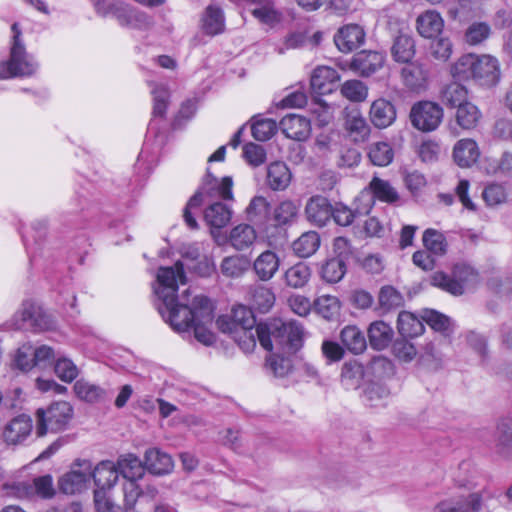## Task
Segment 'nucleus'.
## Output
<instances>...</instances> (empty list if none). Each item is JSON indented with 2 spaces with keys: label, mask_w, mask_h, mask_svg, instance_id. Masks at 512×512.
<instances>
[{
  "label": "nucleus",
  "mask_w": 512,
  "mask_h": 512,
  "mask_svg": "<svg viewBox=\"0 0 512 512\" xmlns=\"http://www.w3.org/2000/svg\"><path fill=\"white\" fill-rule=\"evenodd\" d=\"M280 258L274 251L259 254L253 263V270L261 281H269L279 270Z\"/></svg>",
  "instance_id": "26"
},
{
  "label": "nucleus",
  "mask_w": 512,
  "mask_h": 512,
  "mask_svg": "<svg viewBox=\"0 0 512 512\" xmlns=\"http://www.w3.org/2000/svg\"><path fill=\"white\" fill-rule=\"evenodd\" d=\"M54 371L62 381L70 383L78 376V368L72 360L59 357L54 364Z\"/></svg>",
  "instance_id": "64"
},
{
  "label": "nucleus",
  "mask_w": 512,
  "mask_h": 512,
  "mask_svg": "<svg viewBox=\"0 0 512 512\" xmlns=\"http://www.w3.org/2000/svg\"><path fill=\"white\" fill-rule=\"evenodd\" d=\"M444 20L436 10H426L416 18V30L423 38L432 39L441 34Z\"/></svg>",
  "instance_id": "23"
},
{
  "label": "nucleus",
  "mask_w": 512,
  "mask_h": 512,
  "mask_svg": "<svg viewBox=\"0 0 512 512\" xmlns=\"http://www.w3.org/2000/svg\"><path fill=\"white\" fill-rule=\"evenodd\" d=\"M145 468L153 475L163 476L170 474L174 469V461L172 457L158 449L150 448L144 454Z\"/></svg>",
  "instance_id": "21"
},
{
  "label": "nucleus",
  "mask_w": 512,
  "mask_h": 512,
  "mask_svg": "<svg viewBox=\"0 0 512 512\" xmlns=\"http://www.w3.org/2000/svg\"><path fill=\"white\" fill-rule=\"evenodd\" d=\"M291 180L292 173L284 162L275 161L268 166L266 182L272 190H285L291 183Z\"/></svg>",
  "instance_id": "28"
},
{
  "label": "nucleus",
  "mask_w": 512,
  "mask_h": 512,
  "mask_svg": "<svg viewBox=\"0 0 512 512\" xmlns=\"http://www.w3.org/2000/svg\"><path fill=\"white\" fill-rule=\"evenodd\" d=\"M249 268V261L239 255L225 257L220 265L221 272L229 278L241 277Z\"/></svg>",
  "instance_id": "49"
},
{
  "label": "nucleus",
  "mask_w": 512,
  "mask_h": 512,
  "mask_svg": "<svg viewBox=\"0 0 512 512\" xmlns=\"http://www.w3.org/2000/svg\"><path fill=\"white\" fill-rule=\"evenodd\" d=\"M270 210V204L267 199L263 196H255L251 199L245 212L247 218L254 222L264 219L268 216Z\"/></svg>",
  "instance_id": "60"
},
{
  "label": "nucleus",
  "mask_w": 512,
  "mask_h": 512,
  "mask_svg": "<svg viewBox=\"0 0 512 512\" xmlns=\"http://www.w3.org/2000/svg\"><path fill=\"white\" fill-rule=\"evenodd\" d=\"M347 271L345 260L341 257L327 259L320 269L321 278L327 283H338Z\"/></svg>",
  "instance_id": "43"
},
{
  "label": "nucleus",
  "mask_w": 512,
  "mask_h": 512,
  "mask_svg": "<svg viewBox=\"0 0 512 512\" xmlns=\"http://www.w3.org/2000/svg\"><path fill=\"white\" fill-rule=\"evenodd\" d=\"M442 107L431 101L415 103L410 111L412 125L419 131L432 132L436 130L443 120Z\"/></svg>",
  "instance_id": "7"
},
{
  "label": "nucleus",
  "mask_w": 512,
  "mask_h": 512,
  "mask_svg": "<svg viewBox=\"0 0 512 512\" xmlns=\"http://www.w3.org/2000/svg\"><path fill=\"white\" fill-rule=\"evenodd\" d=\"M480 156L477 143L472 139L459 140L453 149V157L460 167H470L475 164Z\"/></svg>",
  "instance_id": "29"
},
{
  "label": "nucleus",
  "mask_w": 512,
  "mask_h": 512,
  "mask_svg": "<svg viewBox=\"0 0 512 512\" xmlns=\"http://www.w3.org/2000/svg\"><path fill=\"white\" fill-rule=\"evenodd\" d=\"M496 452L504 458H512V419H503L498 424Z\"/></svg>",
  "instance_id": "40"
},
{
  "label": "nucleus",
  "mask_w": 512,
  "mask_h": 512,
  "mask_svg": "<svg viewBox=\"0 0 512 512\" xmlns=\"http://www.w3.org/2000/svg\"><path fill=\"white\" fill-rule=\"evenodd\" d=\"M379 304L382 309L389 311L403 306L402 294L392 286H384L379 292Z\"/></svg>",
  "instance_id": "58"
},
{
  "label": "nucleus",
  "mask_w": 512,
  "mask_h": 512,
  "mask_svg": "<svg viewBox=\"0 0 512 512\" xmlns=\"http://www.w3.org/2000/svg\"><path fill=\"white\" fill-rule=\"evenodd\" d=\"M232 188L233 180L231 177L225 176L218 180L209 172V170L207 171L202 184L203 192L211 199L219 198L226 201H232L234 199Z\"/></svg>",
  "instance_id": "19"
},
{
  "label": "nucleus",
  "mask_w": 512,
  "mask_h": 512,
  "mask_svg": "<svg viewBox=\"0 0 512 512\" xmlns=\"http://www.w3.org/2000/svg\"><path fill=\"white\" fill-rule=\"evenodd\" d=\"M483 493H472L467 497L442 501L436 506L435 512H479Z\"/></svg>",
  "instance_id": "20"
},
{
  "label": "nucleus",
  "mask_w": 512,
  "mask_h": 512,
  "mask_svg": "<svg viewBox=\"0 0 512 512\" xmlns=\"http://www.w3.org/2000/svg\"><path fill=\"white\" fill-rule=\"evenodd\" d=\"M190 290L184 291L180 297L172 299V312L175 314L178 322H183L184 327H176L170 317H169V307L168 305L161 304L158 307L160 314L163 319L171 326V328L178 332L184 333L187 332L192 327V322L199 314V307L196 303L199 298H206L203 295H196L192 299H190Z\"/></svg>",
  "instance_id": "5"
},
{
  "label": "nucleus",
  "mask_w": 512,
  "mask_h": 512,
  "mask_svg": "<svg viewBox=\"0 0 512 512\" xmlns=\"http://www.w3.org/2000/svg\"><path fill=\"white\" fill-rule=\"evenodd\" d=\"M389 396V389L380 383H371L364 390V401L370 407L385 406Z\"/></svg>",
  "instance_id": "53"
},
{
  "label": "nucleus",
  "mask_w": 512,
  "mask_h": 512,
  "mask_svg": "<svg viewBox=\"0 0 512 512\" xmlns=\"http://www.w3.org/2000/svg\"><path fill=\"white\" fill-rule=\"evenodd\" d=\"M231 208L222 202L216 201L211 203L204 211V219L212 228H223L231 220Z\"/></svg>",
  "instance_id": "34"
},
{
  "label": "nucleus",
  "mask_w": 512,
  "mask_h": 512,
  "mask_svg": "<svg viewBox=\"0 0 512 512\" xmlns=\"http://www.w3.org/2000/svg\"><path fill=\"white\" fill-rule=\"evenodd\" d=\"M119 475H122L126 481H138L145 474V463L134 454L121 455L117 462Z\"/></svg>",
  "instance_id": "27"
},
{
  "label": "nucleus",
  "mask_w": 512,
  "mask_h": 512,
  "mask_svg": "<svg viewBox=\"0 0 512 512\" xmlns=\"http://www.w3.org/2000/svg\"><path fill=\"white\" fill-rule=\"evenodd\" d=\"M368 189L369 191H362L358 198L359 201H365L363 208H357L358 214L368 213L374 205V198L386 203H394L399 199L396 189L388 181L379 177H373Z\"/></svg>",
  "instance_id": "8"
},
{
  "label": "nucleus",
  "mask_w": 512,
  "mask_h": 512,
  "mask_svg": "<svg viewBox=\"0 0 512 512\" xmlns=\"http://www.w3.org/2000/svg\"><path fill=\"white\" fill-rule=\"evenodd\" d=\"M94 8L100 16H113L120 25L142 29L150 24L149 18L117 0H92Z\"/></svg>",
  "instance_id": "6"
},
{
  "label": "nucleus",
  "mask_w": 512,
  "mask_h": 512,
  "mask_svg": "<svg viewBox=\"0 0 512 512\" xmlns=\"http://www.w3.org/2000/svg\"><path fill=\"white\" fill-rule=\"evenodd\" d=\"M448 343L443 339L431 341L423 347L422 359L433 368L440 367L446 357Z\"/></svg>",
  "instance_id": "42"
},
{
  "label": "nucleus",
  "mask_w": 512,
  "mask_h": 512,
  "mask_svg": "<svg viewBox=\"0 0 512 512\" xmlns=\"http://www.w3.org/2000/svg\"><path fill=\"white\" fill-rule=\"evenodd\" d=\"M481 112L476 105L466 102L457 108L456 121L463 129H472L481 119Z\"/></svg>",
  "instance_id": "48"
},
{
  "label": "nucleus",
  "mask_w": 512,
  "mask_h": 512,
  "mask_svg": "<svg viewBox=\"0 0 512 512\" xmlns=\"http://www.w3.org/2000/svg\"><path fill=\"white\" fill-rule=\"evenodd\" d=\"M202 29L208 35H216L224 29V16L222 10L214 5H209L202 17Z\"/></svg>",
  "instance_id": "44"
},
{
  "label": "nucleus",
  "mask_w": 512,
  "mask_h": 512,
  "mask_svg": "<svg viewBox=\"0 0 512 512\" xmlns=\"http://www.w3.org/2000/svg\"><path fill=\"white\" fill-rule=\"evenodd\" d=\"M75 466L78 468H73L59 479V488L65 494L82 492L91 478V464L88 461L78 462Z\"/></svg>",
  "instance_id": "12"
},
{
  "label": "nucleus",
  "mask_w": 512,
  "mask_h": 512,
  "mask_svg": "<svg viewBox=\"0 0 512 512\" xmlns=\"http://www.w3.org/2000/svg\"><path fill=\"white\" fill-rule=\"evenodd\" d=\"M369 116L375 127L386 128L395 121L396 110L390 101L379 98L372 102Z\"/></svg>",
  "instance_id": "25"
},
{
  "label": "nucleus",
  "mask_w": 512,
  "mask_h": 512,
  "mask_svg": "<svg viewBox=\"0 0 512 512\" xmlns=\"http://www.w3.org/2000/svg\"><path fill=\"white\" fill-rule=\"evenodd\" d=\"M431 284L453 295L463 294V284L441 271H437L431 276Z\"/></svg>",
  "instance_id": "59"
},
{
  "label": "nucleus",
  "mask_w": 512,
  "mask_h": 512,
  "mask_svg": "<svg viewBox=\"0 0 512 512\" xmlns=\"http://www.w3.org/2000/svg\"><path fill=\"white\" fill-rule=\"evenodd\" d=\"M467 89L458 82H452L445 86L442 91V101L451 107H459L468 102Z\"/></svg>",
  "instance_id": "52"
},
{
  "label": "nucleus",
  "mask_w": 512,
  "mask_h": 512,
  "mask_svg": "<svg viewBox=\"0 0 512 512\" xmlns=\"http://www.w3.org/2000/svg\"><path fill=\"white\" fill-rule=\"evenodd\" d=\"M416 53V44L412 36L408 34H399L395 37L391 55L398 63L408 64L412 61Z\"/></svg>",
  "instance_id": "31"
},
{
  "label": "nucleus",
  "mask_w": 512,
  "mask_h": 512,
  "mask_svg": "<svg viewBox=\"0 0 512 512\" xmlns=\"http://www.w3.org/2000/svg\"><path fill=\"white\" fill-rule=\"evenodd\" d=\"M314 307L318 314L330 320L338 315L340 302L336 296L321 295L314 301Z\"/></svg>",
  "instance_id": "54"
},
{
  "label": "nucleus",
  "mask_w": 512,
  "mask_h": 512,
  "mask_svg": "<svg viewBox=\"0 0 512 512\" xmlns=\"http://www.w3.org/2000/svg\"><path fill=\"white\" fill-rule=\"evenodd\" d=\"M429 46L430 55L437 61L446 62L452 55L453 44L448 37H434Z\"/></svg>",
  "instance_id": "57"
},
{
  "label": "nucleus",
  "mask_w": 512,
  "mask_h": 512,
  "mask_svg": "<svg viewBox=\"0 0 512 512\" xmlns=\"http://www.w3.org/2000/svg\"><path fill=\"white\" fill-rule=\"evenodd\" d=\"M279 127L287 138L296 141H304L311 134L310 120L297 114H289L283 117Z\"/></svg>",
  "instance_id": "17"
},
{
  "label": "nucleus",
  "mask_w": 512,
  "mask_h": 512,
  "mask_svg": "<svg viewBox=\"0 0 512 512\" xmlns=\"http://www.w3.org/2000/svg\"><path fill=\"white\" fill-rule=\"evenodd\" d=\"M305 213L309 222L321 227L332 217V206L327 198L315 196L307 202Z\"/></svg>",
  "instance_id": "24"
},
{
  "label": "nucleus",
  "mask_w": 512,
  "mask_h": 512,
  "mask_svg": "<svg viewBox=\"0 0 512 512\" xmlns=\"http://www.w3.org/2000/svg\"><path fill=\"white\" fill-rule=\"evenodd\" d=\"M256 239V230L249 224H239L235 226L229 234L231 246L238 251L248 249L253 245Z\"/></svg>",
  "instance_id": "36"
},
{
  "label": "nucleus",
  "mask_w": 512,
  "mask_h": 512,
  "mask_svg": "<svg viewBox=\"0 0 512 512\" xmlns=\"http://www.w3.org/2000/svg\"><path fill=\"white\" fill-rule=\"evenodd\" d=\"M73 388L77 397L86 402H98L105 396V391L101 387L83 379L78 380Z\"/></svg>",
  "instance_id": "51"
},
{
  "label": "nucleus",
  "mask_w": 512,
  "mask_h": 512,
  "mask_svg": "<svg viewBox=\"0 0 512 512\" xmlns=\"http://www.w3.org/2000/svg\"><path fill=\"white\" fill-rule=\"evenodd\" d=\"M340 340L343 346L354 355L363 353L367 347L363 332L354 325L345 326L341 330Z\"/></svg>",
  "instance_id": "32"
},
{
  "label": "nucleus",
  "mask_w": 512,
  "mask_h": 512,
  "mask_svg": "<svg viewBox=\"0 0 512 512\" xmlns=\"http://www.w3.org/2000/svg\"><path fill=\"white\" fill-rule=\"evenodd\" d=\"M482 197L488 206L504 204L508 199L506 188L498 183H491L485 187Z\"/></svg>",
  "instance_id": "63"
},
{
  "label": "nucleus",
  "mask_w": 512,
  "mask_h": 512,
  "mask_svg": "<svg viewBox=\"0 0 512 512\" xmlns=\"http://www.w3.org/2000/svg\"><path fill=\"white\" fill-rule=\"evenodd\" d=\"M216 325L223 333L256 328L257 326L252 310L244 305L234 307L230 316L218 317Z\"/></svg>",
  "instance_id": "11"
},
{
  "label": "nucleus",
  "mask_w": 512,
  "mask_h": 512,
  "mask_svg": "<svg viewBox=\"0 0 512 512\" xmlns=\"http://www.w3.org/2000/svg\"><path fill=\"white\" fill-rule=\"evenodd\" d=\"M398 330L404 337L419 336L424 331L423 320L413 313L403 311L398 316Z\"/></svg>",
  "instance_id": "45"
},
{
  "label": "nucleus",
  "mask_w": 512,
  "mask_h": 512,
  "mask_svg": "<svg viewBox=\"0 0 512 512\" xmlns=\"http://www.w3.org/2000/svg\"><path fill=\"white\" fill-rule=\"evenodd\" d=\"M345 128L355 142H364L370 134V126L362 114L353 110L346 116Z\"/></svg>",
  "instance_id": "37"
},
{
  "label": "nucleus",
  "mask_w": 512,
  "mask_h": 512,
  "mask_svg": "<svg viewBox=\"0 0 512 512\" xmlns=\"http://www.w3.org/2000/svg\"><path fill=\"white\" fill-rule=\"evenodd\" d=\"M370 345L376 350H383L392 341L393 330L383 321H375L368 328Z\"/></svg>",
  "instance_id": "38"
},
{
  "label": "nucleus",
  "mask_w": 512,
  "mask_h": 512,
  "mask_svg": "<svg viewBox=\"0 0 512 512\" xmlns=\"http://www.w3.org/2000/svg\"><path fill=\"white\" fill-rule=\"evenodd\" d=\"M340 80L338 72L329 66L316 67L310 79L311 89L320 95L333 91L334 84Z\"/></svg>",
  "instance_id": "22"
},
{
  "label": "nucleus",
  "mask_w": 512,
  "mask_h": 512,
  "mask_svg": "<svg viewBox=\"0 0 512 512\" xmlns=\"http://www.w3.org/2000/svg\"><path fill=\"white\" fill-rule=\"evenodd\" d=\"M490 34L491 27L488 23L473 22L467 27L464 34V40L467 44L475 46L487 40Z\"/></svg>",
  "instance_id": "55"
},
{
  "label": "nucleus",
  "mask_w": 512,
  "mask_h": 512,
  "mask_svg": "<svg viewBox=\"0 0 512 512\" xmlns=\"http://www.w3.org/2000/svg\"><path fill=\"white\" fill-rule=\"evenodd\" d=\"M13 32L10 57L8 61L0 62V79H9L14 77L32 76L38 65L30 56L22 40V31L18 23L11 26Z\"/></svg>",
  "instance_id": "2"
},
{
  "label": "nucleus",
  "mask_w": 512,
  "mask_h": 512,
  "mask_svg": "<svg viewBox=\"0 0 512 512\" xmlns=\"http://www.w3.org/2000/svg\"><path fill=\"white\" fill-rule=\"evenodd\" d=\"M365 31L358 24H347L338 29L334 35V43L342 53H350L365 42Z\"/></svg>",
  "instance_id": "15"
},
{
  "label": "nucleus",
  "mask_w": 512,
  "mask_h": 512,
  "mask_svg": "<svg viewBox=\"0 0 512 512\" xmlns=\"http://www.w3.org/2000/svg\"><path fill=\"white\" fill-rule=\"evenodd\" d=\"M257 332L260 345L268 351L275 346L287 353H296L303 344L304 330L296 321L283 322L275 319L258 324Z\"/></svg>",
  "instance_id": "1"
},
{
  "label": "nucleus",
  "mask_w": 512,
  "mask_h": 512,
  "mask_svg": "<svg viewBox=\"0 0 512 512\" xmlns=\"http://www.w3.org/2000/svg\"><path fill=\"white\" fill-rule=\"evenodd\" d=\"M423 245L430 253L436 256H444L448 250V243L443 233L429 228L423 233Z\"/></svg>",
  "instance_id": "46"
},
{
  "label": "nucleus",
  "mask_w": 512,
  "mask_h": 512,
  "mask_svg": "<svg viewBox=\"0 0 512 512\" xmlns=\"http://www.w3.org/2000/svg\"><path fill=\"white\" fill-rule=\"evenodd\" d=\"M186 276L184 273V264L177 261L173 266L160 267L156 275V284L154 292L158 299L169 307V317L176 327H183L184 323L178 322L175 314L172 312V299L179 297L177 295L179 284H185Z\"/></svg>",
  "instance_id": "3"
},
{
  "label": "nucleus",
  "mask_w": 512,
  "mask_h": 512,
  "mask_svg": "<svg viewBox=\"0 0 512 512\" xmlns=\"http://www.w3.org/2000/svg\"><path fill=\"white\" fill-rule=\"evenodd\" d=\"M277 123L272 119H256L251 125L252 135L258 141L269 140L277 131Z\"/></svg>",
  "instance_id": "62"
},
{
  "label": "nucleus",
  "mask_w": 512,
  "mask_h": 512,
  "mask_svg": "<svg viewBox=\"0 0 512 512\" xmlns=\"http://www.w3.org/2000/svg\"><path fill=\"white\" fill-rule=\"evenodd\" d=\"M91 477L98 488L109 489L119 478L117 464L109 460L102 461L93 470L91 469Z\"/></svg>",
  "instance_id": "30"
},
{
  "label": "nucleus",
  "mask_w": 512,
  "mask_h": 512,
  "mask_svg": "<svg viewBox=\"0 0 512 512\" xmlns=\"http://www.w3.org/2000/svg\"><path fill=\"white\" fill-rule=\"evenodd\" d=\"M368 157L374 165L384 167L392 162L394 152L387 142H376L370 145Z\"/></svg>",
  "instance_id": "50"
},
{
  "label": "nucleus",
  "mask_w": 512,
  "mask_h": 512,
  "mask_svg": "<svg viewBox=\"0 0 512 512\" xmlns=\"http://www.w3.org/2000/svg\"><path fill=\"white\" fill-rule=\"evenodd\" d=\"M363 376V366L357 361H349L342 366L340 381L346 390H353L359 387Z\"/></svg>",
  "instance_id": "41"
},
{
  "label": "nucleus",
  "mask_w": 512,
  "mask_h": 512,
  "mask_svg": "<svg viewBox=\"0 0 512 512\" xmlns=\"http://www.w3.org/2000/svg\"><path fill=\"white\" fill-rule=\"evenodd\" d=\"M251 13L261 23L268 26H274L281 21V13L273 0H255Z\"/></svg>",
  "instance_id": "35"
},
{
  "label": "nucleus",
  "mask_w": 512,
  "mask_h": 512,
  "mask_svg": "<svg viewBox=\"0 0 512 512\" xmlns=\"http://www.w3.org/2000/svg\"><path fill=\"white\" fill-rule=\"evenodd\" d=\"M320 243L319 234L315 231H308L293 242L292 249L298 257L307 258L316 253Z\"/></svg>",
  "instance_id": "39"
},
{
  "label": "nucleus",
  "mask_w": 512,
  "mask_h": 512,
  "mask_svg": "<svg viewBox=\"0 0 512 512\" xmlns=\"http://www.w3.org/2000/svg\"><path fill=\"white\" fill-rule=\"evenodd\" d=\"M453 277L455 280L463 284V293L466 289H470L478 282V273L467 264H457L453 268Z\"/></svg>",
  "instance_id": "61"
},
{
  "label": "nucleus",
  "mask_w": 512,
  "mask_h": 512,
  "mask_svg": "<svg viewBox=\"0 0 512 512\" xmlns=\"http://www.w3.org/2000/svg\"><path fill=\"white\" fill-rule=\"evenodd\" d=\"M248 300L254 309L267 313L274 306L275 294L269 287L254 285L249 289Z\"/></svg>",
  "instance_id": "33"
},
{
  "label": "nucleus",
  "mask_w": 512,
  "mask_h": 512,
  "mask_svg": "<svg viewBox=\"0 0 512 512\" xmlns=\"http://www.w3.org/2000/svg\"><path fill=\"white\" fill-rule=\"evenodd\" d=\"M341 94L352 102H363L368 96V87L360 80H348L341 86Z\"/></svg>",
  "instance_id": "56"
},
{
  "label": "nucleus",
  "mask_w": 512,
  "mask_h": 512,
  "mask_svg": "<svg viewBox=\"0 0 512 512\" xmlns=\"http://www.w3.org/2000/svg\"><path fill=\"white\" fill-rule=\"evenodd\" d=\"M384 61L382 53L361 51L353 57L350 68L361 76H370L383 66Z\"/></svg>",
  "instance_id": "18"
},
{
  "label": "nucleus",
  "mask_w": 512,
  "mask_h": 512,
  "mask_svg": "<svg viewBox=\"0 0 512 512\" xmlns=\"http://www.w3.org/2000/svg\"><path fill=\"white\" fill-rule=\"evenodd\" d=\"M196 303L199 314L192 322L194 336L200 343L210 346L216 340L215 334L210 329L214 319L213 305L208 298H199Z\"/></svg>",
  "instance_id": "10"
},
{
  "label": "nucleus",
  "mask_w": 512,
  "mask_h": 512,
  "mask_svg": "<svg viewBox=\"0 0 512 512\" xmlns=\"http://www.w3.org/2000/svg\"><path fill=\"white\" fill-rule=\"evenodd\" d=\"M33 423L30 416L21 414L9 421L3 429V438L7 444L16 445L25 441L31 434Z\"/></svg>",
  "instance_id": "16"
},
{
  "label": "nucleus",
  "mask_w": 512,
  "mask_h": 512,
  "mask_svg": "<svg viewBox=\"0 0 512 512\" xmlns=\"http://www.w3.org/2000/svg\"><path fill=\"white\" fill-rule=\"evenodd\" d=\"M15 329L31 327L39 330L51 328L50 317L31 301H25L13 317Z\"/></svg>",
  "instance_id": "9"
},
{
  "label": "nucleus",
  "mask_w": 512,
  "mask_h": 512,
  "mask_svg": "<svg viewBox=\"0 0 512 512\" xmlns=\"http://www.w3.org/2000/svg\"><path fill=\"white\" fill-rule=\"evenodd\" d=\"M403 85L410 91L422 93L430 83V73L425 64L415 61L404 66L400 71Z\"/></svg>",
  "instance_id": "13"
},
{
  "label": "nucleus",
  "mask_w": 512,
  "mask_h": 512,
  "mask_svg": "<svg viewBox=\"0 0 512 512\" xmlns=\"http://www.w3.org/2000/svg\"><path fill=\"white\" fill-rule=\"evenodd\" d=\"M311 277L309 266L303 262L296 263L285 271V283L292 288L304 287Z\"/></svg>",
  "instance_id": "47"
},
{
  "label": "nucleus",
  "mask_w": 512,
  "mask_h": 512,
  "mask_svg": "<svg viewBox=\"0 0 512 512\" xmlns=\"http://www.w3.org/2000/svg\"><path fill=\"white\" fill-rule=\"evenodd\" d=\"M35 417L36 434L43 437L48 432L57 433L67 429L73 418V407L66 401H57L46 409H37Z\"/></svg>",
  "instance_id": "4"
},
{
  "label": "nucleus",
  "mask_w": 512,
  "mask_h": 512,
  "mask_svg": "<svg viewBox=\"0 0 512 512\" xmlns=\"http://www.w3.org/2000/svg\"><path fill=\"white\" fill-rule=\"evenodd\" d=\"M472 78L481 85L493 86L500 78V67L498 60L490 55L476 56L474 58Z\"/></svg>",
  "instance_id": "14"
}]
</instances>
